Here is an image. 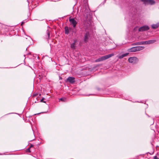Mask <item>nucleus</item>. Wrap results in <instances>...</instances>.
<instances>
[{
  "label": "nucleus",
  "mask_w": 159,
  "mask_h": 159,
  "mask_svg": "<svg viewBox=\"0 0 159 159\" xmlns=\"http://www.w3.org/2000/svg\"><path fill=\"white\" fill-rule=\"evenodd\" d=\"M75 43L71 44V48L73 49L75 48Z\"/></svg>",
  "instance_id": "14"
},
{
  "label": "nucleus",
  "mask_w": 159,
  "mask_h": 159,
  "mask_svg": "<svg viewBox=\"0 0 159 159\" xmlns=\"http://www.w3.org/2000/svg\"><path fill=\"white\" fill-rule=\"evenodd\" d=\"M130 63L135 64L138 61V59L135 57H130L128 59Z\"/></svg>",
  "instance_id": "4"
},
{
  "label": "nucleus",
  "mask_w": 159,
  "mask_h": 159,
  "mask_svg": "<svg viewBox=\"0 0 159 159\" xmlns=\"http://www.w3.org/2000/svg\"><path fill=\"white\" fill-rule=\"evenodd\" d=\"M47 34L48 35V38H49L50 36V33L48 31H47Z\"/></svg>",
  "instance_id": "17"
},
{
  "label": "nucleus",
  "mask_w": 159,
  "mask_h": 159,
  "mask_svg": "<svg viewBox=\"0 0 159 159\" xmlns=\"http://www.w3.org/2000/svg\"><path fill=\"white\" fill-rule=\"evenodd\" d=\"M149 28V27L147 25H144L141 27L139 29V32H142L148 30Z\"/></svg>",
  "instance_id": "5"
},
{
  "label": "nucleus",
  "mask_w": 159,
  "mask_h": 159,
  "mask_svg": "<svg viewBox=\"0 0 159 159\" xmlns=\"http://www.w3.org/2000/svg\"><path fill=\"white\" fill-rule=\"evenodd\" d=\"M144 41L141 42H139V44H145L144 43Z\"/></svg>",
  "instance_id": "15"
},
{
  "label": "nucleus",
  "mask_w": 159,
  "mask_h": 159,
  "mask_svg": "<svg viewBox=\"0 0 159 159\" xmlns=\"http://www.w3.org/2000/svg\"><path fill=\"white\" fill-rule=\"evenodd\" d=\"M69 21L71 24L73 25V27L75 28L76 24H77V22L74 19H69Z\"/></svg>",
  "instance_id": "6"
},
{
  "label": "nucleus",
  "mask_w": 159,
  "mask_h": 159,
  "mask_svg": "<svg viewBox=\"0 0 159 159\" xmlns=\"http://www.w3.org/2000/svg\"><path fill=\"white\" fill-rule=\"evenodd\" d=\"M33 147V145H30V148H32V147Z\"/></svg>",
  "instance_id": "23"
},
{
  "label": "nucleus",
  "mask_w": 159,
  "mask_h": 159,
  "mask_svg": "<svg viewBox=\"0 0 159 159\" xmlns=\"http://www.w3.org/2000/svg\"><path fill=\"white\" fill-rule=\"evenodd\" d=\"M156 42V40H150L148 41H144V43H145V44H150L154 43L155 42Z\"/></svg>",
  "instance_id": "8"
},
{
  "label": "nucleus",
  "mask_w": 159,
  "mask_h": 159,
  "mask_svg": "<svg viewBox=\"0 0 159 159\" xmlns=\"http://www.w3.org/2000/svg\"><path fill=\"white\" fill-rule=\"evenodd\" d=\"M44 99V98H42V99L41 100L40 102L45 103V102L43 101Z\"/></svg>",
  "instance_id": "18"
},
{
  "label": "nucleus",
  "mask_w": 159,
  "mask_h": 159,
  "mask_svg": "<svg viewBox=\"0 0 159 159\" xmlns=\"http://www.w3.org/2000/svg\"><path fill=\"white\" fill-rule=\"evenodd\" d=\"M145 5H152L155 3V2L153 0H141Z\"/></svg>",
  "instance_id": "3"
},
{
  "label": "nucleus",
  "mask_w": 159,
  "mask_h": 159,
  "mask_svg": "<svg viewBox=\"0 0 159 159\" xmlns=\"http://www.w3.org/2000/svg\"><path fill=\"white\" fill-rule=\"evenodd\" d=\"M154 159H159L157 156H155L154 157Z\"/></svg>",
  "instance_id": "21"
},
{
  "label": "nucleus",
  "mask_w": 159,
  "mask_h": 159,
  "mask_svg": "<svg viewBox=\"0 0 159 159\" xmlns=\"http://www.w3.org/2000/svg\"><path fill=\"white\" fill-rule=\"evenodd\" d=\"M128 51L130 52H136V47H134L128 49Z\"/></svg>",
  "instance_id": "11"
},
{
  "label": "nucleus",
  "mask_w": 159,
  "mask_h": 159,
  "mask_svg": "<svg viewBox=\"0 0 159 159\" xmlns=\"http://www.w3.org/2000/svg\"><path fill=\"white\" fill-rule=\"evenodd\" d=\"M159 26L158 24H153L152 25V28L155 29L157 28Z\"/></svg>",
  "instance_id": "13"
},
{
  "label": "nucleus",
  "mask_w": 159,
  "mask_h": 159,
  "mask_svg": "<svg viewBox=\"0 0 159 159\" xmlns=\"http://www.w3.org/2000/svg\"><path fill=\"white\" fill-rule=\"evenodd\" d=\"M114 55V54H113L112 53L105 56H102L96 59L95 61L96 62H98L105 60L113 56Z\"/></svg>",
  "instance_id": "1"
},
{
  "label": "nucleus",
  "mask_w": 159,
  "mask_h": 159,
  "mask_svg": "<svg viewBox=\"0 0 159 159\" xmlns=\"http://www.w3.org/2000/svg\"><path fill=\"white\" fill-rule=\"evenodd\" d=\"M128 54H129V53H125L124 54H123L122 55H121L119 57V58H120V59L122 58L123 57H126L127 56Z\"/></svg>",
  "instance_id": "12"
},
{
  "label": "nucleus",
  "mask_w": 159,
  "mask_h": 159,
  "mask_svg": "<svg viewBox=\"0 0 159 159\" xmlns=\"http://www.w3.org/2000/svg\"><path fill=\"white\" fill-rule=\"evenodd\" d=\"M37 100H38L39 99V98H37Z\"/></svg>",
  "instance_id": "24"
},
{
  "label": "nucleus",
  "mask_w": 159,
  "mask_h": 159,
  "mask_svg": "<svg viewBox=\"0 0 159 159\" xmlns=\"http://www.w3.org/2000/svg\"><path fill=\"white\" fill-rule=\"evenodd\" d=\"M67 81L71 84H73L75 82V78L71 77H69L67 79Z\"/></svg>",
  "instance_id": "7"
},
{
  "label": "nucleus",
  "mask_w": 159,
  "mask_h": 159,
  "mask_svg": "<svg viewBox=\"0 0 159 159\" xmlns=\"http://www.w3.org/2000/svg\"><path fill=\"white\" fill-rule=\"evenodd\" d=\"M89 36V33H87L85 34L84 35V41L85 42H86L87 41V39H88V37Z\"/></svg>",
  "instance_id": "10"
},
{
  "label": "nucleus",
  "mask_w": 159,
  "mask_h": 159,
  "mask_svg": "<svg viewBox=\"0 0 159 159\" xmlns=\"http://www.w3.org/2000/svg\"><path fill=\"white\" fill-rule=\"evenodd\" d=\"M37 94H33V96L34 97H36L37 95Z\"/></svg>",
  "instance_id": "20"
},
{
  "label": "nucleus",
  "mask_w": 159,
  "mask_h": 159,
  "mask_svg": "<svg viewBox=\"0 0 159 159\" xmlns=\"http://www.w3.org/2000/svg\"><path fill=\"white\" fill-rule=\"evenodd\" d=\"M60 100L62 101H64V99L63 98H60Z\"/></svg>",
  "instance_id": "22"
},
{
  "label": "nucleus",
  "mask_w": 159,
  "mask_h": 159,
  "mask_svg": "<svg viewBox=\"0 0 159 159\" xmlns=\"http://www.w3.org/2000/svg\"><path fill=\"white\" fill-rule=\"evenodd\" d=\"M26 22V21H23L22 22L21 24L20 25H23L24 23Z\"/></svg>",
  "instance_id": "19"
},
{
  "label": "nucleus",
  "mask_w": 159,
  "mask_h": 159,
  "mask_svg": "<svg viewBox=\"0 0 159 159\" xmlns=\"http://www.w3.org/2000/svg\"><path fill=\"white\" fill-rule=\"evenodd\" d=\"M65 31L66 34H68L69 33L73 34L74 32V30L71 27H68L67 26H66L65 28Z\"/></svg>",
  "instance_id": "2"
},
{
  "label": "nucleus",
  "mask_w": 159,
  "mask_h": 159,
  "mask_svg": "<svg viewBox=\"0 0 159 159\" xmlns=\"http://www.w3.org/2000/svg\"><path fill=\"white\" fill-rule=\"evenodd\" d=\"M136 51H139L143 49L144 47L142 46H137L136 47Z\"/></svg>",
  "instance_id": "9"
},
{
  "label": "nucleus",
  "mask_w": 159,
  "mask_h": 159,
  "mask_svg": "<svg viewBox=\"0 0 159 159\" xmlns=\"http://www.w3.org/2000/svg\"><path fill=\"white\" fill-rule=\"evenodd\" d=\"M26 152H30V148L26 149Z\"/></svg>",
  "instance_id": "16"
}]
</instances>
